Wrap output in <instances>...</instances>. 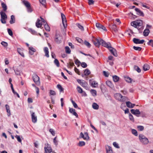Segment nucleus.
<instances>
[{"mask_svg": "<svg viewBox=\"0 0 153 153\" xmlns=\"http://www.w3.org/2000/svg\"><path fill=\"white\" fill-rule=\"evenodd\" d=\"M93 42L95 45L98 48L100 47L101 44L102 46L104 47H107V46H110V43H106L102 39L99 38V39H96L93 41Z\"/></svg>", "mask_w": 153, "mask_h": 153, "instance_id": "obj_1", "label": "nucleus"}, {"mask_svg": "<svg viewBox=\"0 0 153 153\" xmlns=\"http://www.w3.org/2000/svg\"><path fill=\"white\" fill-rule=\"evenodd\" d=\"M143 22L141 20H138L133 21L131 23V25L132 26L137 28L138 30H142Z\"/></svg>", "mask_w": 153, "mask_h": 153, "instance_id": "obj_2", "label": "nucleus"}, {"mask_svg": "<svg viewBox=\"0 0 153 153\" xmlns=\"http://www.w3.org/2000/svg\"><path fill=\"white\" fill-rule=\"evenodd\" d=\"M114 96L116 100L121 102H125L128 99L127 97L123 96L120 93H116L114 94Z\"/></svg>", "mask_w": 153, "mask_h": 153, "instance_id": "obj_3", "label": "nucleus"}, {"mask_svg": "<svg viewBox=\"0 0 153 153\" xmlns=\"http://www.w3.org/2000/svg\"><path fill=\"white\" fill-rule=\"evenodd\" d=\"M139 139L140 142L143 144L146 145L149 142L148 139L145 136L142 134L139 135Z\"/></svg>", "mask_w": 153, "mask_h": 153, "instance_id": "obj_4", "label": "nucleus"}, {"mask_svg": "<svg viewBox=\"0 0 153 153\" xmlns=\"http://www.w3.org/2000/svg\"><path fill=\"white\" fill-rule=\"evenodd\" d=\"M1 16V21L2 24H5L6 23V20L7 18V16L5 13L3 11L0 12Z\"/></svg>", "mask_w": 153, "mask_h": 153, "instance_id": "obj_5", "label": "nucleus"}, {"mask_svg": "<svg viewBox=\"0 0 153 153\" xmlns=\"http://www.w3.org/2000/svg\"><path fill=\"white\" fill-rule=\"evenodd\" d=\"M62 36L59 33H56L54 37V41L57 44H59L62 42Z\"/></svg>", "mask_w": 153, "mask_h": 153, "instance_id": "obj_6", "label": "nucleus"}, {"mask_svg": "<svg viewBox=\"0 0 153 153\" xmlns=\"http://www.w3.org/2000/svg\"><path fill=\"white\" fill-rule=\"evenodd\" d=\"M105 47L107 48H108L111 53L115 56H117V54L116 52V50L114 48L111 47V45L110 43V46H107Z\"/></svg>", "mask_w": 153, "mask_h": 153, "instance_id": "obj_7", "label": "nucleus"}, {"mask_svg": "<svg viewBox=\"0 0 153 153\" xmlns=\"http://www.w3.org/2000/svg\"><path fill=\"white\" fill-rule=\"evenodd\" d=\"M33 79L34 82L37 85L40 84L39 78L36 74H34L33 75Z\"/></svg>", "mask_w": 153, "mask_h": 153, "instance_id": "obj_8", "label": "nucleus"}, {"mask_svg": "<svg viewBox=\"0 0 153 153\" xmlns=\"http://www.w3.org/2000/svg\"><path fill=\"white\" fill-rule=\"evenodd\" d=\"M44 149L45 152H48L50 153L52 152V149L50 145L47 143L45 144V147Z\"/></svg>", "mask_w": 153, "mask_h": 153, "instance_id": "obj_9", "label": "nucleus"}, {"mask_svg": "<svg viewBox=\"0 0 153 153\" xmlns=\"http://www.w3.org/2000/svg\"><path fill=\"white\" fill-rule=\"evenodd\" d=\"M61 16L63 26L64 28H65L67 27V26L66 17L65 15L62 13H61Z\"/></svg>", "mask_w": 153, "mask_h": 153, "instance_id": "obj_10", "label": "nucleus"}, {"mask_svg": "<svg viewBox=\"0 0 153 153\" xmlns=\"http://www.w3.org/2000/svg\"><path fill=\"white\" fill-rule=\"evenodd\" d=\"M77 81L84 88L87 87L88 84L85 81L79 79H78Z\"/></svg>", "mask_w": 153, "mask_h": 153, "instance_id": "obj_11", "label": "nucleus"}, {"mask_svg": "<svg viewBox=\"0 0 153 153\" xmlns=\"http://www.w3.org/2000/svg\"><path fill=\"white\" fill-rule=\"evenodd\" d=\"M133 42L136 44H142L145 42L144 40H140L139 39L134 38L133 39Z\"/></svg>", "mask_w": 153, "mask_h": 153, "instance_id": "obj_12", "label": "nucleus"}, {"mask_svg": "<svg viewBox=\"0 0 153 153\" xmlns=\"http://www.w3.org/2000/svg\"><path fill=\"white\" fill-rule=\"evenodd\" d=\"M96 27L99 29H102L104 30L107 31L106 27L102 25L97 23L96 24Z\"/></svg>", "mask_w": 153, "mask_h": 153, "instance_id": "obj_13", "label": "nucleus"}, {"mask_svg": "<svg viewBox=\"0 0 153 153\" xmlns=\"http://www.w3.org/2000/svg\"><path fill=\"white\" fill-rule=\"evenodd\" d=\"M31 116L32 122L34 123L36 122L37 121V117L35 115V113L33 112L31 114Z\"/></svg>", "mask_w": 153, "mask_h": 153, "instance_id": "obj_14", "label": "nucleus"}, {"mask_svg": "<svg viewBox=\"0 0 153 153\" xmlns=\"http://www.w3.org/2000/svg\"><path fill=\"white\" fill-rule=\"evenodd\" d=\"M90 84L91 86L94 88H96L98 85V83L94 80H90Z\"/></svg>", "mask_w": 153, "mask_h": 153, "instance_id": "obj_15", "label": "nucleus"}, {"mask_svg": "<svg viewBox=\"0 0 153 153\" xmlns=\"http://www.w3.org/2000/svg\"><path fill=\"white\" fill-rule=\"evenodd\" d=\"M131 112L133 114L136 115H139L140 114V112L138 109L134 110L133 109L131 110Z\"/></svg>", "mask_w": 153, "mask_h": 153, "instance_id": "obj_16", "label": "nucleus"}, {"mask_svg": "<svg viewBox=\"0 0 153 153\" xmlns=\"http://www.w3.org/2000/svg\"><path fill=\"white\" fill-rule=\"evenodd\" d=\"M42 25V24L41 20L39 19H38L36 23V27L38 28H40Z\"/></svg>", "mask_w": 153, "mask_h": 153, "instance_id": "obj_17", "label": "nucleus"}, {"mask_svg": "<svg viewBox=\"0 0 153 153\" xmlns=\"http://www.w3.org/2000/svg\"><path fill=\"white\" fill-rule=\"evenodd\" d=\"M69 112L73 115L75 116L76 117H78V115L75 111V110L72 108H69Z\"/></svg>", "mask_w": 153, "mask_h": 153, "instance_id": "obj_18", "label": "nucleus"}, {"mask_svg": "<svg viewBox=\"0 0 153 153\" xmlns=\"http://www.w3.org/2000/svg\"><path fill=\"white\" fill-rule=\"evenodd\" d=\"M17 51L18 53L22 57H24L25 55L24 53L23 52V49L20 48H17Z\"/></svg>", "mask_w": 153, "mask_h": 153, "instance_id": "obj_19", "label": "nucleus"}, {"mask_svg": "<svg viewBox=\"0 0 153 153\" xmlns=\"http://www.w3.org/2000/svg\"><path fill=\"white\" fill-rule=\"evenodd\" d=\"M44 51L45 53V56L48 58L49 56V55L48 49L47 47H45L44 48Z\"/></svg>", "mask_w": 153, "mask_h": 153, "instance_id": "obj_20", "label": "nucleus"}, {"mask_svg": "<svg viewBox=\"0 0 153 153\" xmlns=\"http://www.w3.org/2000/svg\"><path fill=\"white\" fill-rule=\"evenodd\" d=\"M29 53L31 55H33L34 54V52L36 51V49L32 47H29Z\"/></svg>", "mask_w": 153, "mask_h": 153, "instance_id": "obj_21", "label": "nucleus"}, {"mask_svg": "<svg viewBox=\"0 0 153 153\" xmlns=\"http://www.w3.org/2000/svg\"><path fill=\"white\" fill-rule=\"evenodd\" d=\"M135 10L137 12V15L142 16H144L143 13L139 9L136 8Z\"/></svg>", "mask_w": 153, "mask_h": 153, "instance_id": "obj_22", "label": "nucleus"}, {"mask_svg": "<svg viewBox=\"0 0 153 153\" xmlns=\"http://www.w3.org/2000/svg\"><path fill=\"white\" fill-rule=\"evenodd\" d=\"M6 110L7 112V115L9 117L10 114V107L9 105L7 104H6L5 105Z\"/></svg>", "mask_w": 153, "mask_h": 153, "instance_id": "obj_23", "label": "nucleus"}, {"mask_svg": "<svg viewBox=\"0 0 153 153\" xmlns=\"http://www.w3.org/2000/svg\"><path fill=\"white\" fill-rule=\"evenodd\" d=\"M106 85L109 87L113 88H114V85L112 82L109 81H107L106 82Z\"/></svg>", "mask_w": 153, "mask_h": 153, "instance_id": "obj_24", "label": "nucleus"}, {"mask_svg": "<svg viewBox=\"0 0 153 153\" xmlns=\"http://www.w3.org/2000/svg\"><path fill=\"white\" fill-rule=\"evenodd\" d=\"M106 153H113L111 147L107 146L106 147Z\"/></svg>", "mask_w": 153, "mask_h": 153, "instance_id": "obj_25", "label": "nucleus"}, {"mask_svg": "<svg viewBox=\"0 0 153 153\" xmlns=\"http://www.w3.org/2000/svg\"><path fill=\"white\" fill-rule=\"evenodd\" d=\"M1 6L4 11H6L7 10V6L6 4L2 2L1 3Z\"/></svg>", "mask_w": 153, "mask_h": 153, "instance_id": "obj_26", "label": "nucleus"}, {"mask_svg": "<svg viewBox=\"0 0 153 153\" xmlns=\"http://www.w3.org/2000/svg\"><path fill=\"white\" fill-rule=\"evenodd\" d=\"M149 33V29H146L144 30L143 32V35L144 36H146L148 35Z\"/></svg>", "mask_w": 153, "mask_h": 153, "instance_id": "obj_27", "label": "nucleus"}, {"mask_svg": "<svg viewBox=\"0 0 153 153\" xmlns=\"http://www.w3.org/2000/svg\"><path fill=\"white\" fill-rule=\"evenodd\" d=\"M15 22V18L14 16L13 15H12L11 16L10 20V22L11 24H13Z\"/></svg>", "mask_w": 153, "mask_h": 153, "instance_id": "obj_28", "label": "nucleus"}, {"mask_svg": "<svg viewBox=\"0 0 153 153\" xmlns=\"http://www.w3.org/2000/svg\"><path fill=\"white\" fill-rule=\"evenodd\" d=\"M149 66L147 64H145L143 67V69L145 71L149 70Z\"/></svg>", "mask_w": 153, "mask_h": 153, "instance_id": "obj_29", "label": "nucleus"}, {"mask_svg": "<svg viewBox=\"0 0 153 153\" xmlns=\"http://www.w3.org/2000/svg\"><path fill=\"white\" fill-rule=\"evenodd\" d=\"M23 3L27 8L29 7L30 6V3L26 1H24Z\"/></svg>", "mask_w": 153, "mask_h": 153, "instance_id": "obj_30", "label": "nucleus"}, {"mask_svg": "<svg viewBox=\"0 0 153 153\" xmlns=\"http://www.w3.org/2000/svg\"><path fill=\"white\" fill-rule=\"evenodd\" d=\"M92 107L93 108L95 109H98L99 108V105L96 103H94L92 104Z\"/></svg>", "mask_w": 153, "mask_h": 153, "instance_id": "obj_31", "label": "nucleus"}, {"mask_svg": "<svg viewBox=\"0 0 153 153\" xmlns=\"http://www.w3.org/2000/svg\"><path fill=\"white\" fill-rule=\"evenodd\" d=\"M113 79L114 82H117L119 81V78L118 76L115 75L113 76Z\"/></svg>", "mask_w": 153, "mask_h": 153, "instance_id": "obj_32", "label": "nucleus"}, {"mask_svg": "<svg viewBox=\"0 0 153 153\" xmlns=\"http://www.w3.org/2000/svg\"><path fill=\"white\" fill-rule=\"evenodd\" d=\"M126 106L127 107L129 108H132V103L129 101L126 102Z\"/></svg>", "mask_w": 153, "mask_h": 153, "instance_id": "obj_33", "label": "nucleus"}, {"mask_svg": "<svg viewBox=\"0 0 153 153\" xmlns=\"http://www.w3.org/2000/svg\"><path fill=\"white\" fill-rule=\"evenodd\" d=\"M84 140H88L89 139V137L88 134L87 132H85L84 133Z\"/></svg>", "mask_w": 153, "mask_h": 153, "instance_id": "obj_34", "label": "nucleus"}, {"mask_svg": "<svg viewBox=\"0 0 153 153\" xmlns=\"http://www.w3.org/2000/svg\"><path fill=\"white\" fill-rule=\"evenodd\" d=\"M90 92L92 95L94 96H95L97 95V92L95 90L91 89L90 91Z\"/></svg>", "mask_w": 153, "mask_h": 153, "instance_id": "obj_35", "label": "nucleus"}, {"mask_svg": "<svg viewBox=\"0 0 153 153\" xmlns=\"http://www.w3.org/2000/svg\"><path fill=\"white\" fill-rule=\"evenodd\" d=\"M84 74L85 75H88L90 74V71L88 69H86L84 71Z\"/></svg>", "mask_w": 153, "mask_h": 153, "instance_id": "obj_36", "label": "nucleus"}, {"mask_svg": "<svg viewBox=\"0 0 153 153\" xmlns=\"http://www.w3.org/2000/svg\"><path fill=\"white\" fill-rule=\"evenodd\" d=\"M44 25L45 26V28L46 30L48 31H50V28L47 24L46 23L45 24H44Z\"/></svg>", "mask_w": 153, "mask_h": 153, "instance_id": "obj_37", "label": "nucleus"}, {"mask_svg": "<svg viewBox=\"0 0 153 153\" xmlns=\"http://www.w3.org/2000/svg\"><path fill=\"white\" fill-rule=\"evenodd\" d=\"M65 52L66 53L69 54L71 53V50L68 46H66L65 47Z\"/></svg>", "mask_w": 153, "mask_h": 153, "instance_id": "obj_38", "label": "nucleus"}, {"mask_svg": "<svg viewBox=\"0 0 153 153\" xmlns=\"http://www.w3.org/2000/svg\"><path fill=\"white\" fill-rule=\"evenodd\" d=\"M57 87L59 89L60 92L63 91V88L60 85H58L57 86Z\"/></svg>", "mask_w": 153, "mask_h": 153, "instance_id": "obj_39", "label": "nucleus"}, {"mask_svg": "<svg viewBox=\"0 0 153 153\" xmlns=\"http://www.w3.org/2000/svg\"><path fill=\"white\" fill-rule=\"evenodd\" d=\"M76 89H77V90L78 92L80 94H81L82 93V92H83L82 89L79 86H77V87Z\"/></svg>", "mask_w": 153, "mask_h": 153, "instance_id": "obj_40", "label": "nucleus"}, {"mask_svg": "<svg viewBox=\"0 0 153 153\" xmlns=\"http://www.w3.org/2000/svg\"><path fill=\"white\" fill-rule=\"evenodd\" d=\"M85 143L84 141H79L78 143V146H82L85 145Z\"/></svg>", "mask_w": 153, "mask_h": 153, "instance_id": "obj_41", "label": "nucleus"}, {"mask_svg": "<svg viewBox=\"0 0 153 153\" xmlns=\"http://www.w3.org/2000/svg\"><path fill=\"white\" fill-rule=\"evenodd\" d=\"M71 102L73 105L74 107L75 108H78V109H80L78 107V105H77V104H76V103L75 102H74L73 100H71Z\"/></svg>", "mask_w": 153, "mask_h": 153, "instance_id": "obj_42", "label": "nucleus"}, {"mask_svg": "<svg viewBox=\"0 0 153 153\" xmlns=\"http://www.w3.org/2000/svg\"><path fill=\"white\" fill-rule=\"evenodd\" d=\"M131 132L135 136H137L138 135L137 131L135 129H132L131 130Z\"/></svg>", "mask_w": 153, "mask_h": 153, "instance_id": "obj_43", "label": "nucleus"}, {"mask_svg": "<svg viewBox=\"0 0 153 153\" xmlns=\"http://www.w3.org/2000/svg\"><path fill=\"white\" fill-rule=\"evenodd\" d=\"M129 117L130 120L133 122H134V119L132 115L130 113H129Z\"/></svg>", "mask_w": 153, "mask_h": 153, "instance_id": "obj_44", "label": "nucleus"}, {"mask_svg": "<svg viewBox=\"0 0 153 153\" xmlns=\"http://www.w3.org/2000/svg\"><path fill=\"white\" fill-rule=\"evenodd\" d=\"M54 62L56 65L57 67H59V61L57 59H55L54 61Z\"/></svg>", "mask_w": 153, "mask_h": 153, "instance_id": "obj_45", "label": "nucleus"}, {"mask_svg": "<svg viewBox=\"0 0 153 153\" xmlns=\"http://www.w3.org/2000/svg\"><path fill=\"white\" fill-rule=\"evenodd\" d=\"M147 44L153 47V40L152 39L150 40Z\"/></svg>", "mask_w": 153, "mask_h": 153, "instance_id": "obj_46", "label": "nucleus"}, {"mask_svg": "<svg viewBox=\"0 0 153 153\" xmlns=\"http://www.w3.org/2000/svg\"><path fill=\"white\" fill-rule=\"evenodd\" d=\"M74 65V63L73 62H70L68 64L67 66L68 68H71Z\"/></svg>", "mask_w": 153, "mask_h": 153, "instance_id": "obj_47", "label": "nucleus"}, {"mask_svg": "<svg viewBox=\"0 0 153 153\" xmlns=\"http://www.w3.org/2000/svg\"><path fill=\"white\" fill-rule=\"evenodd\" d=\"M125 80L126 82L131 83L132 81V79L130 77H128L125 78Z\"/></svg>", "mask_w": 153, "mask_h": 153, "instance_id": "obj_48", "label": "nucleus"}, {"mask_svg": "<svg viewBox=\"0 0 153 153\" xmlns=\"http://www.w3.org/2000/svg\"><path fill=\"white\" fill-rule=\"evenodd\" d=\"M76 25L78 27V28H79L81 30H84V28L83 26L80 25V24H77Z\"/></svg>", "mask_w": 153, "mask_h": 153, "instance_id": "obj_49", "label": "nucleus"}, {"mask_svg": "<svg viewBox=\"0 0 153 153\" xmlns=\"http://www.w3.org/2000/svg\"><path fill=\"white\" fill-rule=\"evenodd\" d=\"M134 68L135 70L137 71L138 73H140L141 72V70L138 66H135Z\"/></svg>", "mask_w": 153, "mask_h": 153, "instance_id": "obj_50", "label": "nucleus"}, {"mask_svg": "<svg viewBox=\"0 0 153 153\" xmlns=\"http://www.w3.org/2000/svg\"><path fill=\"white\" fill-rule=\"evenodd\" d=\"M133 48L135 50L140 51L142 49V48L138 47H136L134 46L133 47Z\"/></svg>", "mask_w": 153, "mask_h": 153, "instance_id": "obj_51", "label": "nucleus"}, {"mask_svg": "<svg viewBox=\"0 0 153 153\" xmlns=\"http://www.w3.org/2000/svg\"><path fill=\"white\" fill-rule=\"evenodd\" d=\"M49 131L51 132V134L53 136L55 135V132L53 129L52 128H51L49 130Z\"/></svg>", "mask_w": 153, "mask_h": 153, "instance_id": "obj_52", "label": "nucleus"}, {"mask_svg": "<svg viewBox=\"0 0 153 153\" xmlns=\"http://www.w3.org/2000/svg\"><path fill=\"white\" fill-rule=\"evenodd\" d=\"M137 128L138 130L140 131H142L144 129V127L143 126H137Z\"/></svg>", "mask_w": 153, "mask_h": 153, "instance_id": "obj_53", "label": "nucleus"}, {"mask_svg": "<svg viewBox=\"0 0 153 153\" xmlns=\"http://www.w3.org/2000/svg\"><path fill=\"white\" fill-rule=\"evenodd\" d=\"M84 44L88 48H90L91 46L90 43L86 41L84 42Z\"/></svg>", "mask_w": 153, "mask_h": 153, "instance_id": "obj_54", "label": "nucleus"}, {"mask_svg": "<svg viewBox=\"0 0 153 153\" xmlns=\"http://www.w3.org/2000/svg\"><path fill=\"white\" fill-rule=\"evenodd\" d=\"M15 137L17 138V140L18 142L20 143L21 142L22 140L19 136L16 135L15 136Z\"/></svg>", "mask_w": 153, "mask_h": 153, "instance_id": "obj_55", "label": "nucleus"}, {"mask_svg": "<svg viewBox=\"0 0 153 153\" xmlns=\"http://www.w3.org/2000/svg\"><path fill=\"white\" fill-rule=\"evenodd\" d=\"M8 32L10 36H12L13 35V33L12 30L10 29H7Z\"/></svg>", "mask_w": 153, "mask_h": 153, "instance_id": "obj_56", "label": "nucleus"}, {"mask_svg": "<svg viewBox=\"0 0 153 153\" xmlns=\"http://www.w3.org/2000/svg\"><path fill=\"white\" fill-rule=\"evenodd\" d=\"M113 145L114 146L117 148L119 149L120 148V147L119 146L118 144L116 142H114L113 143Z\"/></svg>", "mask_w": 153, "mask_h": 153, "instance_id": "obj_57", "label": "nucleus"}, {"mask_svg": "<svg viewBox=\"0 0 153 153\" xmlns=\"http://www.w3.org/2000/svg\"><path fill=\"white\" fill-rule=\"evenodd\" d=\"M49 93L51 95H56V93H55V91L52 90H50V91Z\"/></svg>", "mask_w": 153, "mask_h": 153, "instance_id": "obj_58", "label": "nucleus"}, {"mask_svg": "<svg viewBox=\"0 0 153 153\" xmlns=\"http://www.w3.org/2000/svg\"><path fill=\"white\" fill-rule=\"evenodd\" d=\"M111 28L114 31H116L117 30L116 26L115 25H113L111 26Z\"/></svg>", "mask_w": 153, "mask_h": 153, "instance_id": "obj_59", "label": "nucleus"}, {"mask_svg": "<svg viewBox=\"0 0 153 153\" xmlns=\"http://www.w3.org/2000/svg\"><path fill=\"white\" fill-rule=\"evenodd\" d=\"M40 3L43 5H45L46 3L45 0H39Z\"/></svg>", "mask_w": 153, "mask_h": 153, "instance_id": "obj_60", "label": "nucleus"}, {"mask_svg": "<svg viewBox=\"0 0 153 153\" xmlns=\"http://www.w3.org/2000/svg\"><path fill=\"white\" fill-rule=\"evenodd\" d=\"M88 4L89 5H91L94 4V1L93 0H88Z\"/></svg>", "mask_w": 153, "mask_h": 153, "instance_id": "obj_61", "label": "nucleus"}, {"mask_svg": "<svg viewBox=\"0 0 153 153\" xmlns=\"http://www.w3.org/2000/svg\"><path fill=\"white\" fill-rule=\"evenodd\" d=\"M1 44L2 45L5 47H7V43L6 42L4 41L2 42Z\"/></svg>", "mask_w": 153, "mask_h": 153, "instance_id": "obj_62", "label": "nucleus"}, {"mask_svg": "<svg viewBox=\"0 0 153 153\" xmlns=\"http://www.w3.org/2000/svg\"><path fill=\"white\" fill-rule=\"evenodd\" d=\"M81 66L84 68H86L87 66L86 64L84 62H82L81 64Z\"/></svg>", "mask_w": 153, "mask_h": 153, "instance_id": "obj_63", "label": "nucleus"}, {"mask_svg": "<svg viewBox=\"0 0 153 153\" xmlns=\"http://www.w3.org/2000/svg\"><path fill=\"white\" fill-rule=\"evenodd\" d=\"M75 64L78 65V66H79L80 62L78 59H76L75 61Z\"/></svg>", "mask_w": 153, "mask_h": 153, "instance_id": "obj_64", "label": "nucleus"}]
</instances>
